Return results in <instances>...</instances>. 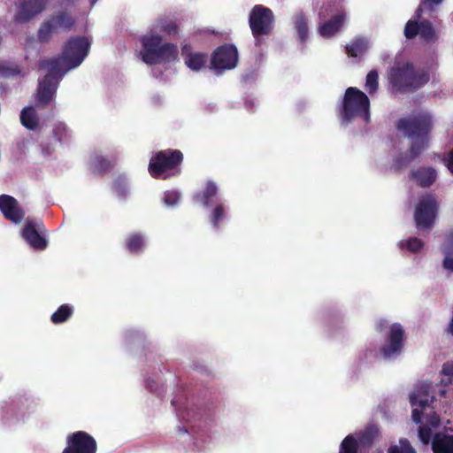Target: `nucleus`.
<instances>
[{"label": "nucleus", "mask_w": 453, "mask_h": 453, "mask_svg": "<svg viewBox=\"0 0 453 453\" xmlns=\"http://www.w3.org/2000/svg\"><path fill=\"white\" fill-rule=\"evenodd\" d=\"M330 15L332 18L321 22L318 27L319 34L324 38H330L338 33L346 19V14L342 11L340 4L331 0L324 3L319 12L320 19H326Z\"/></svg>", "instance_id": "obj_9"}, {"label": "nucleus", "mask_w": 453, "mask_h": 453, "mask_svg": "<svg viewBox=\"0 0 453 453\" xmlns=\"http://www.w3.org/2000/svg\"><path fill=\"white\" fill-rule=\"evenodd\" d=\"M113 188L118 196L126 197L127 196V181L123 176H119L113 184Z\"/></svg>", "instance_id": "obj_39"}, {"label": "nucleus", "mask_w": 453, "mask_h": 453, "mask_svg": "<svg viewBox=\"0 0 453 453\" xmlns=\"http://www.w3.org/2000/svg\"><path fill=\"white\" fill-rule=\"evenodd\" d=\"M434 401L433 387L429 383L417 385L410 395L412 420L420 424L418 439L424 445L431 443L434 453H453V434L435 432L441 426V419L431 406Z\"/></svg>", "instance_id": "obj_1"}, {"label": "nucleus", "mask_w": 453, "mask_h": 453, "mask_svg": "<svg viewBox=\"0 0 453 453\" xmlns=\"http://www.w3.org/2000/svg\"><path fill=\"white\" fill-rule=\"evenodd\" d=\"M50 20L58 28V31H69L74 25V19L65 12L54 15Z\"/></svg>", "instance_id": "obj_25"}, {"label": "nucleus", "mask_w": 453, "mask_h": 453, "mask_svg": "<svg viewBox=\"0 0 453 453\" xmlns=\"http://www.w3.org/2000/svg\"><path fill=\"white\" fill-rule=\"evenodd\" d=\"M440 394H441V395H444L446 394L445 389H441V390H440Z\"/></svg>", "instance_id": "obj_48"}, {"label": "nucleus", "mask_w": 453, "mask_h": 453, "mask_svg": "<svg viewBox=\"0 0 453 453\" xmlns=\"http://www.w3.org/2000/svg\"><path fill=\"white\" fill-rule=\"evenodd\" d=\"M397 127L412 140L410 155L395 160V166L400 169L408 165L427 147V134L432 128V118L427 112H419L409 118L401 119Z\"/></svg>", "instance_id": "obj_3"}, {"label": "nucleus", "mask_w": 453, "mask_h": 453, "mask_svg": "<svg viewBox=\"0 0 453 453\" xmlns=\"http://www.w3.org/2000/svg\"><path fill=\"white\" fill-rule=\"evenodd\" d=\"M442 252L444 254L443 267L453 272V230L446 235Z\"/></svg>", "instance_id": "obj_24"}, {"label": "nucleus", "mask_w": 453, "mask_h": 453, "mask_svg": "<svg viewBox=\"0 0 453 453\" xmlns=\"http://www.w3.org/2000/svg\"><path fill=\"white\" fill-rule=\"evenodd\" d=\"M388 80L394 91L406 92L424 86L429 81V74L425 72H416L409 63L396 64L388 73Z\"/></svg>", "instance_id": "obj_6"}, {"label": "nucleus", "mask_w": 453, "mask_h": 453, "mask_svg": "<svg viewBox=\"0 0 453 453\" xmlns=\"http://www.w3.org/2000/svg\"><path fill=\"white\" fill-rule=\"evenodd\" d=\"M0 211L8 220L14 224L20 223L25 217V211L18 201L9 195L0 196Z\"/></svg>", "instance_id": "obj_19"}, {"label": "nucleus", "mask_w": 453, "mask_h": 453, "mask_svg": "<svg viewBox=\"0 0 453 453\" xmlns=\"http://www.w3.org/2000/svg\"><path fill=\"white\" fill-rule=\"evenodd\" d=\"M382 326H383L382 323L378 324V330L381 331Z\"/></svg>", "instance_id": "obj_47"}, {"label": "nucleus", "mask_w": 453, "mask_h": 453, "mask_svg": "<svg viewBox=\"0 0 453 453\" xmlns=\"http://www.w3.org/2000/svg\"><path fill=\"white\" fill-rule=\"evenodd\" d=\"M378 79L379 75L376 70H372L367 73L365 88L369 94H373L377 91Z\"/></svg>", "instance_id": "obj_35"}, {"label": "nucleus", "mask_w": 453, "mask_h": 453, "mask_svg": "<svg viewBox=\"0 0 453 453\" xmlns=\"http://www.w3.org/2000/svg\"><path fill=\"white\" fill-rule=\"evenodd\" d=\"M72 313L73 308L68 304H63L51 315V321L54 324L63 323L67 320Z\"/></svg>", "instance_id": "obj_31"}, {"label": "nucleus", "mask_w": 453, "mask_h": 453, "mask_svg": "<svg viewBox=\"0 0 453 453\" xmlns=\"http://www.w3.org/2000/svg\"><path fill=\"white\" fill-rule=\"evenodd\" d=\"M403 330L400 324H394L391 326L387 343L381 348V354L385 358L397 357L403 348Z\"/></svg>", "instance_id": "obj_17"}, {"label": "nucleus", "mask_w": 453, "mask_h": 453, "mask_svg": "<svg viewBox=\"0 0 453 453\" xmlns=\"http://www.w3.org/2000/svg\"><path fill=\"white\" fill-rule=\"evenodd\" d=\"M50 0H21L14 19L19 23H25L42 13L47 7Z\"/></svg>", "instance_id": "obj_15"}, {"label": "nucleus", "mask_w": 453, "mask_h": 453, "mask_svg": "<svg viewBox=\"0 0 453 453\" xmlns=\"http://www.w3.org/2000/svg\"><path fill=\"white\" fill-rule=\"evenodd\" d=\"M96 442L88 433L78 431L67 437V447L63 453H96Z\"/></svg>", "instance_id": "obj_13"}, {"label": "nucleus", "mask_w": 453, "mask_h": 453, "mask_svg": "<svg viewBox=\"0 0 453 453\" xmlns=\"http://www.w3.org/2000/svg\"><path fill=\"white\" fill-rule=\"evenodd\" d=\"M172 404H173V406H176V401H175V400H173V401H172Z\"/></svg>", "instance_id": "obj_51"}, {"label": "nucleus", "mask_w": 453, "mask_h": 453, "mask_svg": "<svg viewBox=\"0 0 453 453\" xmlns=\"http://www.w3.org/2000/svg\"><path fill=\"white\" fill-rule=\"evenodd\" d=\"M142 59L148 65L172 63L177 59L178 48L173 43H162L158 35H144L142 38Z\"/></svg>", "instance_id": "obj_5"}, {"label": "nucleus", "mask_w": 453, "mask_h": 453, "mask_svg": "<svg viewBox=\"0 0 453 453\" xmlns=\"http://www.w3.org/2000/svg\"><path fill=\"white\" fill-rule=\"evenodd\" d=\"M17 73V72L14 69H11L7 67L4 63L0 62V76H10Z\"/></svg>", "instance_id": "obj_41"}, {"label": "nucleus", "mask_w": 453, "mask_h": 453, "mask_svg": "<svg viewBox=\"0 0 453 453\" xmlns=\"http://www.w3.org/2000/svg\"><path fill=\"white\" fill-rule=\"evenodd\" d=\"M398 246L400 250L406 248L410 252L416 253L423 248L424 242L417 237H411L407 241L399 242Z\"/></svg>", "instance_id": "obj_32"}, {"label": "nucleus", "mask_w": 453, "mask_h": 453, "mask_svg": "<svg viewBox=\"0 0 453 453\" xmlns=\"http://www.w3.org/2000/svg\"><path fill=\"white\" fill-rule=\"evenodd\" d=\"M377 434L378 430L375 426H369L365 431L358 434L356 442L360 448V452L372 444Z\"/></svg>", "instance_id": "obj_26"}, {"label": "nucleus", "mask_w": 453, "mask_h": 453, "mask_svg": "<svg viewBox=\"0 0 453 453\" xmlns=\"http://www.w3.org/2000/svg\"><path fill=\"white\" fill-rule=\"evenodd\" d=\"M176 415L180 421L183 423L180 430L184 434H193L196 437L195 447L197 448L198 451L203 450V447L198 445V441H203V437L206 433L204 428L208 425V417L205 414V411L191 406L184 410L176 409Z\"/></svg>", "instance_id": "obj_7"}, {"label": "nucleus", "mask_w": 453, "mask_h": 453, "mask_svg": "<svg viewBox=\"0 0 453 453\" xmlns=\"http://www.w3.org/2000/svg\"><path fill=\"white\" fill-rule=\"evenodd\" d=\"M438 203L434 195L422 196L415 209L414 220L418 229L432 228L437 216Z\"/></svg>", "instance_id": "obj_11"}, {"label": "nucleus", "mask_w": 453, "mask_h": 453, "mask_svg": "<svg viewBox=\"0 0 453 453\" xmlns=\"http://www.w3.org/2000/svg\"><path fill=\"white\" fill-rule=\"evenodd\" d=\"M411 177L421 187L431 186L437 178L436 171L432 167H420L411 171Z\"/></svg>", "instance_id": "obj_21"}, {"label": "nucleus", "mask_w": 453, "mask_h": 453, "mask_svg": "<svg viewBox=\"0 0 453 453\" xmlns=\"http://www.w3.org/2000/svg\"><path fill=\"white\" fill-rule=\"evenodd\" d=\"M440 383L442 386L453 385V361L443 364L440 372Z\"/></svg>", "instance_id": "obj_30"}, {"label": "nucleus", "mask_w": 453, "mask_h": 453, "mask_svg": "<svg viewBox=\"0 0 453 453\" xmlns=\"http://www.w3.org/2000/svg\"><path fill=\"white\" fill-rule=\"evenodd\" d=\"M143 245V238L139 234L131 235L127 242V247L131 253L140 251Z\"/></svg>", "instance_id": "obj_36"}, {"label": "nucleus", "mask_w": 453, "mask_h": 453, "mask_svg": "<svg viewBox=\"0 0 453 453\" xmlns=\"http://www.w3.org/2000/svg\"><path fill=\"white\" fill-rule=\"evenodd\" d=\"M243 80H244L245 81H249V75H248V74L244 75V76H243Z\"/></svg>", "instance_id": "obj_49"}, {"label": "nucleus", "mask_w": 453, "mask_h": 453, "mask_svg": "<svg viewBox=\"0 0 453 453\" xmlns=\"http://www.w3.org/2000/svg\"><path fill=\"white\" fill-rule=\"evenodd\" d=\"M21 124L29 130H35L39 126V118L34 107H25L20 112Z\"/></svg>", "instance_id": "obj_23"}, {"label": "nucleus", "mask_w": 453, "mask_h": 453, "mask_svg": "<svg viewBox=\"0 0 453 453\" xmlns=\"http://www.w3.org/2000/svg\"><path fill=\"white\" fill-rule=\"evenodd\" d=\"M89 2L91 4V5H94L96 4V0H89Z\"/></svg>", "instance_id": "obj_50"}, {"label": "nucleus", "mask_w": 453, "mask_h": 453, "mask_svg": "<svg viewBox=\"0 0 453 453\" xmlns=\"http://www.w3.org/2000/svg\"><path fill=\"white\" fill-rule=\"evenodd\" d=\"M249 25L257 41L258 36L269 35L274 25L272 10L261 4L255 5L250 13Z\"/></svg>", "instance_id": "obj_10"}, {"label": "nucleus", "mask_w": 453, "mask_h": 453, "mask_svg": "<svg viewBox=\"0 0 453 453\" xmlns=\"http://www.w3.org/2000/svg\"><path fill=\"white\" fill-rule=\"evenodd\" d=\"M57 33H58V28L50 19L42 24L38 30L37 37L41 42H47Z\"/></svg>", "instance_id": "obj_28"}, {"label": "nucleus", "mask_w": 453, "mask_h": 453, "mask_svg": "<svg viewBox=\"0 0 453 453\" xmlns=\"http://www.w3.org/2000/svg\"><path fill=\"white\" fill-rule=\"evenodd\" d=\"M238 63V51L234 45L225 44L219 47L211 58V68L220 74L224 70L233 69Z\"/></svg>", "instance_id": "obj_12"}, {"label": "nucleus", "mask_w": 453, "mask_h": 453, "mask_svg": "<svg viewBox=\"0 0 453 453\" xmlns=\"http://www.w3.org/2000/svg\"><path fill=\"white\" fill-rule=\"evenodd\" d=\"M156 72H157V69H156V68H154V69L152 70L153 75H154L156 78H158V75L157 74V73H156Z\"/></svg>", "instance_id": "obj_46"}, {"label": "nucleus", "mask_w": 453, "mask_h": 453, "mask_svg": "<svg viewBox=\"0 0 453 453\" xmlns=\"http://www.w3.org/2000/svg\"><path fill=\"white\" fill-rule=\"evenodd\" d=\"M90 42L87 38L72 37L65 42L60 57L39 62V68L45 69L48 73L38 84L36 96L38 105L45 106L53 100L64 75L83 62L88 54Z\"/></svg>", "instance_id": "obj_2"}, {"label": "nucleus", "mask_w": 453, "mask_h": 453, "mask_svg": "<svg viewBox=\"0 0 453 453\" xmlns=\"http://www.w3.org/2000/svg\"><path fill=\"white\" fill-rule=\"evenodd\" d=\"M112 165L111 162L100 156H95L90 162L92 171L96 173H105L110 170Z\"/></svg>", "instance_id": "obj_29"}, {"label": "nucleus", "mask_w": 453, "mask_h": 453, "mask_svg": "<svg viewBox=\"0 0 453 453\" xmlns=\"http://www.w3.org/2000/svg\"><path fill=\"white\" fill-rule=\"evenodd\" d=\"M182 159L183 156L180 150H162L151 157L148 169L152 177L166 179L180 173V170L176 173L173 171L176 169Z\"/></svg>", "instance_id": "obj_8"}, {"label": "nucleus", "mask_w": 453, "mask_h": 453, "mask_svg": "<svg viewBox=\"0 0 453 453\" xmlns=\"http://www.w3.org/2000/svg\"><path fill=\"white\" fill-rule=\"evenodd\" d=\"M443 0H421L417 10V15L419 16L424 12H433L434 7L440 4Z\"/></svg>", "instance_id": "obj_38"}, {"label": "nucleus", "mask_w": 453, "mask_h": 453, "mask_svg": "<svg viewBox=\"0 0 453 453\" xmlns=\"http://www.w3.org/2000/svg\"><path fill=\"white\" fill-rule=\"evenodd\" d=\"M293 23L299 41L304 43L309 37V28L307 18L303 12H299L294 16Z\"/></svg>", "instance_id": "obj_22"}, {"label": "nucleus", "mask_w": 453, "mask_h": 453, "mask_svg": "<svg viewBox=\"0 0 453 453\" xmlns=\"http://www.w3.org/2000/svg\"><path fill=\"white\" fill-rule=\"evenodd\" d=\"M42 227V223L41 220L27 219L22 231L23 238L31 247L36 250H44L47 247V241L40 233Z\"/></svg>", "instance_id": "obj_16"}, {"label": "nucleus", "mask_w": 453, "mask_h": 453, "mask_svg": "<svg viewBox=\"0 0 453 453\" xmlns=\"http://www.w3.org/2000/svg\"><path fill=\"white\" fill-rule=\"evenodd\" d=\"M360 448L354 435H348L341 443L339 453H358Z\"/></svg>", "instance_id": "obj_33"}, {"label": "nucleus", "mask_w": 453, "mask_h": 453, "mask_svg": "<svg viewBox=\"0 0 453 453\" xmlns=\"http://www.w3.org/2000/svg\"><path fill=\"white\" fill-rule=\"evenodd\" d=\"M418 35L426 42H432L436 38L434 29L428 20H423L419 23L409 20L404 27L405 37L412 39Z\"/></svg>", "instance_id": "obj_18"}, {"label": "nucleus", "mask_w": 453, "mask_h": 453, "mask_svg": "<svg viewBox=\"0 0 453 453\" xmlns=\"http://www.w3.org/2000/svg\"><path fill=\"white\" fill-rule=\"evenodd\" d=\"M341 118L343 124L357 119L363 125L370 122V101L368 96L357 89L350 87L346 89Z\"/></svg>", "instance_id": "obj_4"}, {"label": "nucleus", "mask_w": 453, "mask_h": 453, "mask_svg": "<svg viewBox=\"0 0 453 453\" xmlns=\"http://www.w3.org/2000/svg\"><path fill=\"white\" fill-rule=\"evenodd\" d=\"M54 134L60 142H66V140L70 137L69 130L67 127L63 123H59L56 126Z\"/></svg>", "instance_id": "obj_40"}, {"label": "nucleus", "mask_w": 453, "mask_h": 453, "mask_svg": "<svg viewBox=\"0 0 453 453\" xmlns=\"http://www.w3.org/2000/svg\"><path fill=\"white\" fill-rule=\"evenodd\" d=\"M446 165L450 173H453V150L449 154Z\"/></svg>", "instance_id": "obj_42"}, {"label": "nucleus", "mask_w": 453, "mask_h": 453, "mask_svg": "<svg viewBox=\"0 0 453 453\" xmlns=\"http://www.w3.org/2000/svg\"><path fill=\"white\" fill-rule=\"evenodd\" d=\"M255 106L254 101L247 100L245 102V107L247 110H251Z\"/></svg>", "instance_id": "obj_44"}, {"label": "nucleus", "mask_w": 453, "mask_h": 453, "mask_svg": "<svg viewBox=\"0 0 453 453\" xmlns=\"http://www.w3.org/2000/svg\"><path fill=\"white\" fill-rule=\"evenodd\" d=\"M180 199V193L178 190H168L164 194L163 201L167 206L176 205Z\"/></svg>", "instance_id": "obj_37"}, {"label": "nucleus", "mask_w": 453, "mask_h": 453, "mask_svg": "<svg viewBox=\"0 0 453 453\" xmlns=\"http://www.w3.org/2000/svg\"><path fill=\"white\" fill-rule=\"evenodd\" d=\"M75 0H61V4L64 5H71L74 3Z\"/></svg>", "instance_id": "obj_45"}, {"label": "nucleus", "mask_w": 453, "mask_h": 453, "mask_svg": "<svg viewBox=\"0 0 453 453\" xmlns=\"http://www.w3.org/2000/svg\"><path fill=\"white\" fill-rule=\"evenodd\" d=\"M218 195V187L213 181H208L203 190L201 201L205 207H210L216 204L211 217V222L215 229H219V221L224 218L225 206L222 203H217V201L212 200Z\"/></svg>", "instance_id": "obj_14"}, {"label": "nucleus", "mask_w": 453, "mask_h": 453, "mask_svg": "<svg viewBox=\"0 0 453 453\" xmlns=\"http://www.w3.org/2000/svg\"><path fill=\"white\" fill-rule=\"evenodd\" d=\"M152 383H154V380H150V379H148L146 380V388L151 392H156L157 389L153 387Z\"/></svg>", "instance_id": "obj_43"}, {"label": "nucleus", "mask_w": 453, "mask_h": 453, "mask_svg": "<svg viewBox=\"0 0 453 453\" xmlns=\"http://www.w3.org/2000/svg\"><path fill=\"white\" fill-rule=\"evenodd\" d=\"M388 453H416V450L407 439H401L399 444L388 449Z\"/></svg>", "instance_id": "obj_34"}, {"label": "nucleus", "mask_w": 453, "mask_h": 453, "mask_svg": "<svg viewBox=\"0 0 453 453\" xmlns=\"http://www.w3.org/2000/svg\"><path fill=\"white\" fill-rule=\"evenodd\" d=\"M368 49V41L363 38L355 39L349 45L346 46V52L349 57H361Z\"/></svg>", "instance_id": "obj_27"}, {"label": "nucleus", "mask_w": 453, "mask_h": 453, "mask_svg": "<svg viewBox=\"0 0 453 453\" xmlns=\"http://www.w3.org/2000/svg\"><path fill=\"white\" fill-rule=\"evenodd\" d=\"M182 56L187 66L192 71H200L207 62V55L199 52H192L188 45H184L182 48Z\"/></svg>", "instance_id": "obj_20"}]
</instances>
